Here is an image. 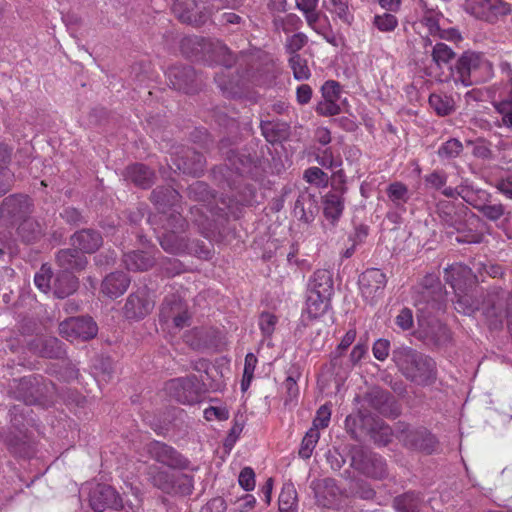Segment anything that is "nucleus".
<instances>
[{
  "label": "nucleus",
  "mask_w": 512,
  "mask_h": 512,
  "mask_svg": "<svg viewBox=\"0 0 512 512\" xmlns=\"http://www.w3.org/2000/svg\"><path fill=\"white\" fill-rule=\"evenodd\" d=\"M412 297L415 305L426 304L428 309L435 312V316L428 322L426 337L435 346L444 345L448 340V330L438 317L446 313V291L439 277L427 274L413 287Z\"/></svg>",
  "instance_id": "obj_1"
},
{
  "label": "nucleus",
  "mask_w": 512,
  "mask_h": 512,
  "mask_svg": "<svg viewBox=\"0 0 512 512\" xmlns=\"http://www.w3.org/2000/svg\"><path fill=\"white\" fill-rule=\"evenodd\" d=\"M392 359L402 374L416 384H429L436 378L434 360L411 347L394 349Z\"/></svg>",
  "instance_id": "obj_2"
},
{
  "label": "nucleus",
  "mask_w": 512,
  "mask_h": 512,
  "mask_svg": "<svg viewBox=\"0 0 512 512\" xmlns=\"http://www.w3.org/2000/svg\"><path fill=\"white\" fill-rule=\"evenodd\" d=\"M56 387L41 375H29L13 379L9 384V394L26 405H46L52 401Z\"/></svg>",
  "instance_id": "obj_3"
},
{
  "label": "nucleus",
  "mask_w": 512,
  "mask_h": 512,
  "mask_svg": "<svg viewBox=\"0 0 512 512\" xmlns=\"http://www.w3.org/2000/svg\"><path fill=\"white\" fill-rule=\"evenodd\" d=\"M492 75L491 62L483 54L470 51L463 53L452 71L454 82L465 87L485 82Z\"/></svg>",
  "instance_id": "obj_4"
},
{
  "label": "nucleus",
  "mask_w": 512,
  "mask_h": 512,
  "mask_svg": "<svg viewBox=\"0 0 512 512\" xmlns=\"http://www.w3.org/2000/svg\"><path fill=\"white\" fill-rule=\"evenodd\" d=\"M165 233L159 238L164 251L170 254L180 255L189 251V239L183 235L187 222L184 217L173 211L161 221Z\"/></svg>",
  "instance_id": "obj_5"
},
{
  "label": "nucleus",
  "mask_w": 512,
  "mask_h": 512,
  "mask_svg": "<svg viewBox=\"0 0 512 512\" xmlns=\"http://www.w3.org/2000/svg\"><path fill=\"white\" fill-rule=\"evenodd\" d=\"M464 10L477 20L496 24L512 11L505 0H465Z\"/></svg>",
  "instance_id": "obj_6"
},
{
  "label": "nucleus",
  "mask_w": 512,
  "mask_h": 512,
  "mask_svg": "<svg viewBox=\"0 0 512 512\" xmlns=\"http://www.w3.org/2000/svg\"><path fill=\"white\" fill-rule=\"evenodd\" d=\"M350 456L351 466L362 474L379 480L388 475L386 462L380 455L364 447L353 446Z\"/></svg>",
  "instance_id": "obj_7"
},
{
  "label": "nucleus",
  "mask_w": 512,
  "mask_h": 512,
  "mask_svg": "<svg viewBox=\"0 0 512 512\" xmlns=\"http://www.w3.org/2000/svg\"><path fill=\"white\" fill-rule=\"evenodd\" d=\"M450 243L455 240L460 244H475L482 240V222L471 211L461 210V214L452 224Z\"/></svg>",
  "instance_id": "obj_8"
},
{
  "label": "nucleus",
  "mask_w": 512,
  "mask_h": 512,
  "mask_svg": "<svg viewBox=\"0 0 512 512\" xmlns=\"http://www.w3.org/2000/svg\"><path fill=\"white\" fill-rule=\"evenodd\" d=\"M190 319L188 306L179 295L169 294L164 298L159 312L161 323L180 330L190 325Z\"/></svg>",
  "instance_id": "obj_9"
},
{
  "label": "nucleus",
  "mask_w": 512,
  "mask_h": 512,
  "mask_svg": "<svg viewBox=\"0 0 512 512\" xmlns=\"http://www.w3.org/2000/svg\"><path fill=\"white\" fill-rule=\"evenodd\" d=\"M98 332L96 322L89 316L71 317L59 324L60 335L68 341H88Z\"/></svg>",
  "instance_id": "obj_10"
},
{
  "label": "nucleus",
  "mask_w": 512,
  "mask_h": 512,
  "mask_svg": "<svg viewBox=\"0 0 512 512\" xmlns=\"http://www.w3.org/2000/svg\"><path fill=\"white\" fill-rule=\"evenodd\" d=\"M33 212V200L26 194H10L0 203V218L10 223L21 221Z\"/></svg>",
  "instance_id": "obj_11"
},
{
  "label": "nucleus",
  "mask_w": 512,
  "mask_h": 512,
  "mask_svg": "<svg viewBox=\"0 0 512 512\" xmlns=\"http://www.w3.org/2000/svg\"><path fill=\"white\" fill-rule=\"evenodd\" d=\"M396 432L399 440L410 448L431 453L435 447L434 436L425 428H412L407 424L399 423Z\"/></svg>",
  "instance_id": "obj_12"
},
{
  "label": "nucleus",
  "mask_w": 512,
  "mask_h": 512,
  "mask_svg": "<svg viewBox=\"0 0 512 512\" xmlns=\"http://www.w3.org/2000/svg\"><path fill=\"white\" fill-rule=\"evenodd\" d=\"M167 393L182 404H193L199 399V381L196 376L175 378L166 383Z\"/></svg>",
  "instance_id": "obj_13"
},
{
  "label": "nucleus",
  "mask_w": 512,
  "mask_h": 512,
  "mask_svg": "<svg viewBox=\"0 0 512 512\" xmlns=\"http://www.w3.org/2000/svg\"><path fill=\"white\" fill-rule=\"evenodd\" d=\"M152 459L172 469H188L189 461L173 447L159 441L151 442L147 447Z\"/></svg>",
  "instance_id": "obj_14"
},
{
  "label": "nucleus",
  "mask_w": 512,
  "mask_h": 512,
  "mask_svg": "<svg viewBox=\"0 0 512 512\" xmlns=\"http://www.w3.org/2000/svg\"><path fill=\"white\" fill-rule=\"evenodd\" d=\"M172 11L181 22L195 26L202 25L210 16L206 8L196 0H174Z\"/></svg>",
  "instance_id": "obj_15"
},
{
  "label": "nucleus",
  "mask_w": 512,
  "mask_h": 512,
  "mask_svg": "<svg viewBox=\"0 0 512 512\" xmlns=\"http://www.w3.org/2000/svg\"><path fill=\"white\" fill-rule=\"evenodd\" d=\"M169 84L173 89L184 93H194L199 89V81L193 67L174 65L167 72Z\"/></svg>",
  "instance_id": "obj_16"
},
{
  "label": "nucleus",
  "mask_w": 512,
  "mask_h": 512,
  "mask_svg": "<svg viewBox=\"0 0 512 512\" xmlns=\"http://www.w3.org/2000/svg\"><path fill=\"white\" fill-rule=\"evenodd\" d=\"M386 283V275L376 268L367 269L359 277L362 296L371 303L383 294Z\"/></svg>",
  "instance_id": "obj_17"
},
{
  "label": "nucleus",
  "mask_w": 512,
  "mask_h": 512,
  "mask_svg": "<svg viewBox=\"0 0 512 512\" xmlns=\"http://www.w3.org/2000/svg\"><path fill=\"white\" fill-rule=\"evenodd\" d=\"M364 401L385 417H397L400 413L394 397L382 388L374 387L369 390L364 396Z\"/></svg>",
  "instance_id": "obj_18"
},
{
  "label": "nucleus",
  "mask_w": 512,
  "mask_h": 512,
  "mask_svg": "<svg viewBox=\"0 0 512 512\" xmlns=\"http://www.w3.org/2000/svg\"><path fill=\"white\" fill-rule=\"evenodd\" d=\"M89 501L95 512H103L106 509L120 510L123 507L122 499L117 491L105 484H99L93 489Z\"/></svg>",
  "instance_id": "obj_19"
},
{
  "label": "nucleus",
  "mask_w": 512,
  "mask_h": 512,
  "mask_svg": "<svg viewBox=\"0 0 512 512\" xmlns=\"http://www.w3.org/2000/svg\"><path fill=\"white\" fill-rule=\"evenodd\" d=\"M154 307V302L150 300L146 289H139L132 293L124 305V314L128 319H142L148 315Z\"/></svg>",
  "instance_id": "obj_20"
},
{
  "label": "nucleus",
  "mask_w": 512,
  "mask_h": 512,
  "mask_svg": "<svg viewBox=\"0 0 512 512\" xmlns=\"http://www.w3.org/2000/svg\"><path fill=\"white\" fill-rule=\"evenodd\" d=\"M28 348L44 358L60 359L65 355L62 342L53 336H37L28 343Z\"/></svg>",
  "instance_id": "obj_21"
},
{
  "label": "nucleus",
  "mask_w": 512,
  "mask_h": 512,
  "mask_svg": "<svg viewBox=\"0 0 512 512\" xmlns=\"http://www.w3.org/2000/svg\"><path fill=\"white\" fill-rule=\"evenodd\" d=\"M230 162L241 175H250L252 178H258L262 175V161L255 151L238 153L230 159Z\"/></svg>",
  "instance_id": "obj_22"
},
{
  "label": "nucleus",
  "mask_w": 512,
  "mask_h": 512,
  "mask_svg": "<svg viewBox=\"0 0 512 512\" xmlns=\"http://www.w3.org/2000/svg\"><path fill=\"white\" fill-rule=\"evenodd\" d=\"M294 215L300 221L311 223L319 212L317 198L308 190L301 191L295 201Z\"/></svg>",
  "instance_id": "obj_23"
},
{
  "label": "nucleus",
  "mask_w": 512,
  "mask_h": 512,
  "mask_svg": "<svg viewBox=\"0 0 512 512\" xmlns=\"http://www.w3.org/2000/svg\"><path fill=\"white\" fill-rule=\"evenodd\" d=\"M55 259L61 272L68 273L80 272L88 263L86 256L77 248L61 249L57 252Z\"/></svg>",
  "instance_id": "obj_24"
},
{
  "label": "nucleus",
  "mask_w": 512,
  "mask_h": 512,
  "mask_svg": "<svg viewBox=\"0 0 512 512\" xmlns=\"http://www.w3.org/2000/svg\"><path fill=\"white\" fill-rule=\"evenodd\" d=\"M72 246L84 253L96 252L103 243L101 234L93 229H82L75 232L70 238Z\"/></svg>",
  "instance_id": "obj_25"
},
{
  "label": "nucleus",
  "mask_w": 512,
  "mask_h": 512,
  "mask_svg": "<svg viewBox=\"0 0 512 512\" xmlns=\"http://www.w3.org/2000/svg\"><path fill=\"white\" fill-rule=\"evenodd\" d=\"M124 177L142 189L151 187L155 181L154 171L142 163H135L126 167Z\"/></svg>",
  "instance_id": "obj_26"
},
{
  "label": "nucleus",
  "mask_w": 512,
  "mask_h": 512,
  "mask_svg": "<svg viewBox=\"0 0 512 512\" xmlns=\"http://www.w3.org/2000/svg\"><path fill=\"white\" fill-rule=\"evenodd\" d=\"M123 262L128 270L143 272L151 269L156 263V257L152 252L136 250L125 253Z\"/></svg>",
  "instance_id": "obj_27"
},
{
  "label": "nucleus",
  "mask_w": 512,
  "mask_h": 512,
  "mask_svg": "<svg viewBox=\"0 0 512 512\" xmlns=\"http://www.w3.org/2000/svg\"><path fill=\"white\" fill-rule=\"evenodd\" d=\"M130 281L124 272L111 273L102 281L101 291L110 298H117L126 292Z\"/></svg>",
  "instance_id": "obj_28"
},
{
  "label": "nucleus",
  "mask_w": 512,
  "mask_h": 512,
  "mask_svg": "<svg viewBox=\"0 0 512 512\" xmlns=\"http://www.w3.org/2000/svg\"><path fill=\"white\" fill-rule=\"evenodd\" d=\"M179 193L176 189L170 186H161L155 188L151 193V201L161 211L162 216L160 220L165 219L166 209L173 207L179 200Z\"/></svg>",
  "instance_id": "obj_29"
},
{
  "label": "nucleus",
  "mask_w": 512,
  "mask_h": 512,
  "mask_svg": "<svg viewBox=\"0 0 512 512\" xmlns=\"http://www.w3.org/2000/svg\"><path fill=\"white\" fill-rule=\"evenodd\" d=\"M205 164L206 160L201 153L191 148H187L183 150L180 162L176 163V166L184 173L199 176L204 171Z\"/></svg>",
  "instance_id": "obj_30"
},
{
  "label": "nucleus",
  "mask_w": 512,
  "mask_h": 512,
  "mask_svg": "<svg viewBox=\"0 0 512 512\" xmlns=\"http://www.w3.org/2000/svg\"><path fill=\"white\" fill-rule=\"evenodd\" d=\"M346 188L341 187L339 190H334L327 193L323 200V212L325 217L332 222L337 221L342 215L344 209L343 194Z\"/></svg>",
  "instance_id": "obj_31"
},
{
  "label": "nucleus",
  "mask_w": 512,
  "mask_h": 512,
  "mask_svg": "<svg viewBox=\"0 0 512 512\" xmlns=\"http://www.w3.org/2000/svg\"><path fill=\"white\" fill-rule=\"evenodd\" d=\"M333 279L330 271L318 269L313 273L309 283L308 292H314L322 297H331L333 295Z\"/></svg>",
  "instance_id": "obj_32"
},
{
  "label": "nucleus",
  "mask_w": 512,
  "mask_h": 512,
  "mask_svg": "<svg viewBox=\"0 0 512 512\" xmlns=\"http://www.w3.org/2000/svg\"><path fill=\"white\" fill-rule=\"evenodd\" d=\"M17 234L21 241L26 244H32L39 241L44 235L42 225L31 216L21 220L17 228Z\"/></svg>",
  "instance_id": "obj_33"
},
{
  "label": "nucleus",
  "mask_w": 512,
  "mask_h": 512,
  "mask_svg": "<svg viewBox=\"0 0 512 512\" xmlns=\"http://www.w3.org/2000/svg\"><path fill=\"white\" fill-rule=\"evenodd\" d=\"M148 480L157 489L166 494L173 493V478L174 474L161 469L158 466L152 465L148 469Z\"/></svg>",
  "instance_id": "obj_34"
},
{
  "label": "nucleus",
  "mask_w": 512,
  "mask_h": 512,
  "mask_svg": "<svg viewBox=\"0 0 512 512\" xmlns=\"http://www.w3.org/2000/svg\"><path fill=\"white\" fill-rule=\"evenodd\" d=\"M423 503L420 493L408 491L393 499L392 506L396 512H419Z\"/></svg>",
  "instance_id": "obj_35"
},
{
  "label": "nucleus",
  "mask_w": 512,
  "mask_h": 512,
  "mask_svg": "<svg viewBox=\"0 0 512 512\" xmlns=\"http://www.w3.org/2000/svg\"><path fill=\"white\" fill-rule=\"evenodd\" d=\"M455 193L460 196L465 202L477 207L482 211L484 216H486L490 220H498L504 214V207L501 204H488L478 206L474 203V195L473 192L468 190L467 188H461L460 190L456 189Z\"/></svg>",
  "instance_id": "obj_36"
},
{
  "label": "nucleus",
  "mask_w": 512,
  "mask_h": 512,
  "mask_svg": "<svg viewBox=\"0 0 512 512\" xmlns=\"http://www.w3.org/2000/svg\"><path fill=\"white\" fill-rule=\"evenodd\" d=\"M78 279L73 273L60 272L54 282V294L57 298H65L78 289Z\"/></svg>",
  "instance_id": "obj_37"
},
{
  "label": "nucleus",
  "mask_w": 512,
  "mask_h": 512,
  "mask_svg": "<svg viewBox=\"0 0 512 512\" xmlns=\"http://www.w3.org/2000/svg\"><path fill=\"white\" fill-rule=\"evenodd\" d=\"M331 297H322L320 294L308 292L306 300V313L310 319H317L328 310Z\"/></svg>",
  "instance_id": "obj_38"
},
{
  "label": "nucleus",
  "mask_w": 512,
  "mask_h": 512,
  "mask_svg": "<svg viewBox=\"0 0 512 512\" xmlns=\"http://www.w3.org/2000/svg\"><path fill=\"white\" fill-rule=\"evenodd\" d=\"M369 435L375 444L379 446H386L392 440L393 431L384 421L374 419L369 428Z\"/></svg>",
  "instance_id": "obj_39"
},
{
  "label": "nucleus",
  "mask_w": 512,
  "mask_h": 512,
  "mask_svg": "<svg viewBox=\"0 0 512 512\" xmlns=\"http://www.w3.org/2000/svg\"><path fill=\"white\" fill-rule=\"evenodd\" d=\"M318 2L319 0H295L296 8L303 13L307 25L314 30L316 29V23L320 19Z\"/></svg>",
  "instance_id": "obj_40"
},
{
  "label": "nucleus",
  "mask_w": 512,
  "mask_h": 512,
  "mask_svg": "<svg viewBox=\"0 0 512 512\" xmlns=\"http://www.w3.org/2000/svg\"><path fill=\"white\" fill-rule=\"evenodd\" d=\"M298 502L297 491L292 483L283 486L279 495V509L282 512H289L296 508Z\"/></svg>",
  "instance_id": "obj_41"
},
{
  "label": "nucleus",
  "mask_w": 512,
  "mask_h": 512,
  "mask_svg": "<svg viewBox=\"0 0 512 512\" xmlns=\"http://www.w3.org/2000/svg\"><path fill=\"white\" fill-rule=\"evenodd\" d=\"M330 365L332 372L339 378H345L352 370L351 364L348 359L344 357V353L337 351L332 352Z\"/></svg>",
  "instance_id": "obj_42"
},
{
  "label": "nucleus",
  "mask_w": 512,
  "mask_h": 512,
  "mask_svg": "<svg viewBox=\"0 0 512 512\" xmlns=\"http://www.w3.org/2000/svg\"><path fill=\"white\" fill-rule=\"evenodd\" d=\"M320 437V433L316 428H310L302 439L299 449V456L303 459L311 457L312 452Z\"/></svg>",
  "instance_id": "obj_43"
},
{
  "label": "nucleus",
  "mask_w": 512,
  "mask_h": 512,
  "mask_svg": "<svg viewBox=\"0 0 512 512\" xmlns=\"http://www.w3.org/2000/svg\"><path fill=\"white\" fill-rule=\"evenodd\" d=\"M493 105L501 115L503 125L508 128H512V90L506 99L494 101Z\"/></svg>",
  "instance_id": "obj_44"
},
{
  "label": "nucleus",
  "mask_w": 512,
  "mask_h": 512,
  "mask_svg": "<svg viewBox=\"0 0 512 512\" xmlns=\"http://www.w3.org/2000/svg\"><path fill=\"white\" fill-rule=\"evenodd\" d=\"M172 494L190 495L194 488L193 477L187 474H174Z\"/></svg>",
  "instance_id": "obj_45"
},
{
  "label": "nucleus",
  "mask_w": 512,
  "mask_h": 512,
  "mask_svg": "<svg viewBox=\"0 0 512 512\" xmlns=\"http://www.w3.org/2000/svg\"><path fill=\"white\" fill-rule=\"evenodd\" d=\"M289 64L293 70L295 79L306 80L310 77V70L308 68L307 61L301 57V55L290 56Z\"/></svg>",
  "instance_id": "obj_46"
},
{
  "label": "nucleus",
  "mask_w": 512,
  "mask_h": 512,
  "mask_svg": "<svg viewBox=\"0 0 512 512\" xmlns=\"http://www.w3.org/2000/svg\"><path fill=\"white\" fill-rule=\"evenodd\" d=\"M387 195L396 205L406 203L409 199L408 189L406 185L401 182L391 183L387 188Z\"/></svg>",
  "instance_id": "obj_47"
},
{
  "label": "nucleus",
  "mask_w": 512,
  "mask_h": 512,
  "mask_svg": "<svg viewBox=\"0 0 512 512\" xmlns=\"http://www.w3.org/2000/svg\"><path fill=\"white\" fill-rule=\"evenodd\" d=\"M159 267L167 277H174L185 271L183 263L176 258L163 257L159 262Z\"/></svg>",
  "instance_id": "obj_48"
},
{
  "label": "nucleus",
  "mask_w": 512,
  "mask_h": 512,
  "mask_svg": "<svg viewBox=\"0 0 512 512\" xmlns=\"http://www.w3.org/2000/svg\"><path fill=\"white\" fill-rule=\"evenodd\" d=\"M466 150L472 153L474 156L482 159H489L492 157V151L488 143L483 139L476 141H467Z\"/></svg>",
  "instance_id": "obj_49"
},
{
  "label": "nucleus",
  "mask_w": 512,
  "mask_h": 512,
  "mask_svg": "<svg viewBox=\"0 0 512 512\" xmlns=\"http://www.w3.org/2000/svg\"><path fill=\"white\" fill-rule=\"evenodd\" d=\"M373 25L381 32H391L398 26L396 16L390 13L375 15Z\"/></svg>",
  "instance_id": "obj_50"
},
{
  "label": "nucleus",
  "mask_w": 512,
  "mask_h": 512,
  "mask_svg": "<svg viewBox=\"0 0 512 512\" xmlns=\"http://www.w3.org/2000/svg\"><path fill=\"white\" fill-rule=\"evenodd\" d=\"M307 42L308 37L304 33H296L287 38L285 44L286 51L290 54V56L299 55L297 52L301 50L307 44Z\"/></svg>",
  "instance_id": "obj_51"
},
{
  "label": "nucleus",
  "mask_w": 512,
  "mask_h": 512,
  "mask_svg": "<svg viewBox=\"0 0 512 512\" xmlns=\"http://www.w3.org/2000/svg\"><path fill=\"white\" fill-rule=\"evenodd\" d=\"M332 4V12L335 13L339 19L344 23L350 24L353 20V15L349 9L348 0H330Z\"/></svg>",
  "instance_id": "obj_52"
},
{
  "label": "nucleus",
  "mask_w": 512,
  "mask_h": 512,
  "mask_svg": "<svg viewBox=\"0 0 512 512\" xmlns=\"http://www.w3.org/2000/svg\"><path fill=\"white\" fill-rule=\"evenodd\" d=\"M52 270L47 265H42L40 271L35 274L34 283L36 287L42 292H47L50 289V281L52 278Z\"/></svg>",
  "instance_id": "obj_53"
},
{
  "label": "nucleus",
  "mask_w": 512,
  "mask_h": 512,
  "mask_svg": "<svg viewBox=\"0 0 512 512\" xmlns=\"http://www.w3.org/2000/svg\"><path fill=\"white\" fill-rule=\"evenodd\" d=\"M458 273L461 275V278L463 279L464 283L467 281H470L472 279V272L471 269L468 267H463L460 265H450V285L452 288L456 291L458 288H460V281L455 278V274Z\"/></svg>",
  "instance_id": "obj_54"
},
{
  "label": "nucleus",
  "mask_w": 512,
  "mask_h": 512,
  "mask_svg": "<svg viewBox=\"0 0 512 512\" xmlns=\"http://www.w3.org/2000/svg\"><path fill=\"white\" fill-rule=\"evenodd\" d=\"M455 309L462 314L472 315L478 310L477 303L468 294L459 296L455 301Z\"/></svg>",
  "instance_id": "obj_55"
},
{
  "label": "nucleus",
  "mask_w": 512,
  "mask_h": 512,
  "mask_svg": "<svg viewBox=\"0 0 512 512\" xmlns=\"http://www.w3.org/2000/svg\"><path fill=\"white\" fill-rule=\"evenodd\" d=\"M15 183V174L8 167H0V197L8 193Z\"/></svg>",
  "instance_id": "obj_56"
},
{
  "label": "nucleus",
  "mask_w": 512,
  "mask_h": 512,
  "mask_svg": "<svg viewBox=\"0 0 512 512\" xmlns=\"http://www.w3.org/2000/svg\"><path fill=\"white\" fill-rule=\"evenodd\" d=\"M395 324L403 331L413 328L414 318L411 309L404 307L395 318Z\"/></svg>",
  "instance_id": "obj_57"
},
{
  "label": "nucleus",
  "mask_w": 512,
  "mask_h": 512,
  "mask_svg": "<svg viewBox=\"0 0 512 512\" xmlns=\"http://www.w3.org/2000/svg\"><path fill=\"white\" fill-rule=\"evenodd\" d=\"M261 131L265 139L270 143L277 142L281 138L280 132L282 130L271 121H262Z\"/></svg>",
  "instance_id": "obj_58"
},
{
  "label": "nucleus",
  "mask_w": 512,
  "mask_h": 512,
  "mask_svg": "<svg viewBox=\"0 0 512 512\" xmlns=\"http://www.w3.org/2000/svg\"><path fill=\"white\" fill-rule=\"evenodd\" d=\"M321 91L323 99L337 102L340 98L341 87L338 82L329 80L323 84Z\"/></svg>",
  "instance_id": "obj_59"
},
{
  "label": "nucleus",
  "mask_w": 512,
  "mask_h": 512,
  "mask_svg": "<svg viewBox=\"0 0 512 512\" xmlns=\"http://www.w3.org/2000/svg\"><path fill=\"white\" fill-rule=\"evenodd\" d=\"M341 111L340 106L337 102L332 100L320 101L316 106V112L322 116H334L339 114Z\"/></svg>",
  "instance_id": "obj_60"
},
{
  "label": "nucleus",
  "mask_w": 512,
  "mask_h": 512,
  "mask_svg": "<svg viewBox=\"0 0 512 512\" xmlns=\"http://www.w3.org/2000/svg\"><path fill=\"white\" fill-rule=\"evenodd\" d=\"M423 21H424L426 27L428 28L429 33L432 36H437L440 39L447 38V36H446L447 32L445 30L441 29L438 17L433 16V15L426 16V17H424Z\"/></svg>",
  "instance_id": "obj_61"
},
{
  "label": "nucleus",
  "mask_w": 512,
  "mask_h": 512,
  "mask_svg": "<svg viewBox=\"0 0 512 512\" xmlns=\"http://www.w3.org/2000/svg\"><path fill=\"white\" fill-rule=\"evenodd\" d=\"M276 322H277L276 316H274L273 314H270L268 312H263L259 318V326H260L262 333L265 336H270L275 329Z\"/></svg>",
  "instance_id": "obj_62"
},
{
  "label": "nucleus",
  "mask_w": 512,
  "mask_h": 512,
  "mask_svg": "<svg viewBox=\"0 0 512 512\" xmlns=\"http://www.w3.org/2000/svg\"><path fill=\"white\" fill-rule=\"evenodd\" d=\"M238 482L245 491L253 490L255 487V473L253 469L250 467L243 468L239 474Z\"/></svg>",
  "instance_id": "obj_63"
},
{
  "label": "nucleus",
  "mask_w": 512,
  "mask_h": 512,
  "mask_svg": "<svg viewBox=\"0 0 512 512\" xmlns=\"http://www.w3.org/2000/svg\"><path fill=\"white\" fill-rule=\"evenodd\" d=\"M389 350L390 342L382 338L376 340L372 347L373 355L379 361H384L388 357Z\"/></svg>",
  "instance_id": "obj_64"
}]
</instances>
